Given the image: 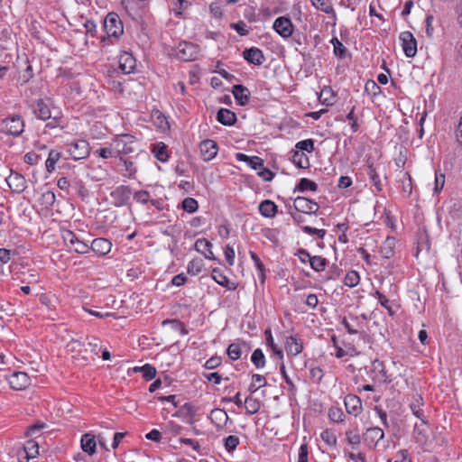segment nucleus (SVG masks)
<instances>
[{"instance_id": "nucleus-59", "label": "nucleus", "mask_w": 462, "mask_h": 462, "mask_svg": "<svg viewBox=\"0 0 462 462\" xmlns=\"http://www.w3.org/2000/svg\"><path fill=\"white\" fill-rule=\"evenodd\" d=\"M257 174L265 181H271L274 177V174L263 165L259 168Z\"/></svg>"}, {"instance_id": "nucleus-56", "label": "nucleus", "mask_w": 462, "mask_h": 462, "mask_svg": "<svg viewBox=\"0 0 462 462\" xmlns=\"http://www.w3.org/2000/svg\"><path fill=\"white\" fill-rule=\"evenodd\" d=\"M365 90L368 94H372L374 96L378 95L381 92L380 87L374 80H367L365 86Z\"/></svg>"}, {"instance_id": "nucleus-64", "label": "nucleus", "mask_w": 462, "mask_h": 462, "mask_svg": "<svg viewBox=\"0 0 462 462\" xmlns=\"http://www.w3.org/2000/svg\"><path fill=\"white\" fill-rule=\"evenodd\" d=\"M77 239L75 233L70 230H66L63 234V240L67 245L71 246Z\"/></svg>"}, {"instance_id": "nucleus-42", "label": "nucleus", "mask_w": 462, "mask_h": 462, "mask_svg": "<svg viewBox=\"0 0 462 462\" xmlns=\"http://www.w3.org/2000/svg\"><path fill=\"white\" fill-rule=\"evenodd\" d=\"M310 264L314 271L321 272L327 265V260L321 256H312Z\"/></svg>"}, {"instance_id": "nucleus-49", "label": "nucleus", "mask_w": 462, "mask_h": 462, "mask_svg": "<svg viewBox=\"0 0 462 462\" xmlns=\"http://www.w3.org/2000/svg\"><path fill=\"white\" fill-rule=\"evenodd\" d=\"M346 441L348 444H350L354 447L360 444L361 438H360L359 431L357 430H347L346 432Z\"/></svg>"}, {"instance_id": "nucleus-47", "label": "nucleus", "mask_w": 462, "mask_h": 462, "mask_svg": "<svg viewBox=\"0 0 462 462\" xmlns=\"http://www.w3.org/2000/svg\"><path fill=\"white\" fill-rule=\"evenodd\" d=\"M345 414L340 408L332 407L328 411V418L333 422H341L344 420Z\"/></svg>"}, {"instance_id": "nucleus-13", "label": "nucleus", "mask_w": 462, "mask_h": 462, "mask_svg": "<svg viewBox=\"0 0 462 462\" xmlns=\"http://www.w3.org/2000/svg\"><path fill=\"white\" fill-rule=\"evenodd\" d=\"M243 57L248 63L257 66L262 65L265 60L263 51L256 47L245 49L243 51Z\"/></svg>"}, {"instance_id": "nucleus-28", "label": "nucleus", "mask_w": 462, "mask_h": 462, "mask_svg": "<svg viewBox=\"0 0 462 462\" xmlns=\"http://www.w3.org/2000/svg\"><path fill=\"white\" fill-rule=\"evenodd\" d=\"M23 450L25 454V458L29 461L32 458H34L39 454V444L34 439H29L25 442L23 447Z\"/></svg>"}, {"instance_id": "nucleus-48", "label": "nucleus", "mask_w": 462, "mask_h": 462, "mask_svg": "<svg viewBox=\"0 0 462 462\" xmlns=\"http://www.w3.org/2000/svg\"><path fill=\"white\" fill-rule=\"evenodd\" d=\"M320 438L328 446H335L337 444V436L331 430H326L321 432Z\"/></svg>"}, {"instance_id": "nucleus-12", "label": "nucleus", "mask_w": 462, "mask_h": 462, "mask_svg": "<svg viewBox=\"0 0 462 462\" xmlns=\"http://www.w3.org/2000/svg\"><path fill=\"white\" fill-rule=\"evenodd\" d=\"M6 182L9 188L16 193H22L26 189V180L25 178L15 171H11L10 175L6 178Z\"/></svg>"}, {"instance_id": "nucleus-45", "label": "nucleus", "mask_w": 462, "mask_h": 462, "mask_svg": "<svg viewBox=\"0 0 462 462\" xmlns=\"http://www.w3.org/2000/svg\"><path fill=\"white\" fill-rule=\"evenodd\" d=\"M295 147L300 152H303L304 151H306L308 152H312L315 149L314 141L312 139H306L303 141H300L296 143Z\"/></svg>"}, {"instance_id": "nucleus-19", "label": "nucleus", "mask_w": 462, "mask_h": 462, "mask_svg": "<svg viewBox=\"0 0 462 462\" xmlns=\"http://www.w3.org/2000/svg\"><path fill=\"white\" fill-rule=\"evenodd\" d=\"M217 120L223 125H234L237 120L236 114L226 108H220L217 113Z\"/></svg>"}, {"instance_id": "nucleus-41", "label": "nucleus", "mask_w": 462, "mask_h": 462, "mask_svg": "<svg viewBox=\"0 0 462 462\" xmlns=\"http://www.w3.org/2000/svg\"><path fill=\"white\" fill-rule=\"evenodd\" d=\"M203 268V261L201 259L191 260L187 267L188 273L191 275H198Z\"/></svg>"}, {"instance_id": "nucleus-60", "label": "nucleus", "mask_w": 462, "mask_h": 462, "mask_svg": "<svg viewBox=\"0 0 462 462\" xmlns=\"http://www.w3.org/2000/svg\"><path fill=\"white\" fill-rule=\"evenodd\" d=\"M445 184V175L440 173H436L435 176V187H434V192L439 193L443 189Z\"/></svg>"}, {"instance_id": "nucleus-53", "label": "nucleus", "mask_w": 462, "mask_h": 462, "mask_svg": "<svg viewBox=\"0 0 462 462\" xmlns=\"http://www.w3.org/2000/svg\"><path fill=\"white\" fill-rule=\"evenodd\" d=\"M70 248L78 254H86L89 250V246L86 243H84L79 239H77L74 242V244L70 246Z\"/></svg>"}, {"instance_id": "nucleus-1", "label": "nucleus", "mask_w": 462, "mask_h": 462, "mask_svg": "<svg viewBox=\"0 0 462 462\" xmlns=\"http://www.w3.org/2000/svg\"><path fill=\"white\" fill-rule=\"evenodd\" d=\"M104 28L108 37L118 39L124 32L123 23L116 13H109L106 16Z\"/></svg>"}, {"instance_id": "nucleus-9", "label": "nucleus", "mask_w": 462, "mask_h": 462, "mask_svg": "<svg viewBox=\"0 0 462 462\" xmlns=\"http://www.w3.org/2000/svg\"><path fill=\"white\" fill-rule=\"evenodd\" d=\"M197 411V407L189 402H186L180 406V408L173 414V416L181 418L186 423L193 425L195 423V416Z\"/></svg>"}, {"instance_id": "nucleus-35", "label": "nucleus", "mask_w": 462, "mask_h": 462, "mask_svg": "<svg viewBox=\"0 0 462 462\" xmlns=\"http://www.w3.org/2000/svg\"><path fill=\"white\" fill-rule=\"evenodd\" d=\"M152 152L154 153V156L158 161L162 162H165L168 161L169 157L167 154V146L164 144V143L161 142L157 143L152 149Z\"/></svg>"}, {"instance_id": "nucleus-24", "label": "nucleus", "mask_w": 462, "mask_h": 462, "mask_svg": "<svg viewBox=\"0 0 462 462\" xmlns=\"http://www.w3.org/2000/svg\"><path fill=\"white\" fill-rule=\"evenodd\" d=\"M384 437L383 430L379 427L368 428L364 434V439L369 443L376 444Z\"/></svg>"}, {"instance_id": "nucleus-38", "label": "nucleus", "mask_w": 462, "mask_h": 462, "mask_svg": "<svg viewBox=\"0 0 462 462\" xmlns=\"http://www.w3.org/2000/svg\"><path fill=\"white\" fill-rule=\"evenodd\" d=\"M310 1H311L312 5L318 10H320L328 14L334 13V8H333L331 3L329 2V0H310Z\"/></svg>"}, {"instance_id": "nucleus-11", "label": "nucleus", "mask_w": 462, "mask_h": 462, "mask_svg": "<svg viewBox=\"0 0 462 462\" xmlns=\"http://www.w3.org/2000/svg\"><path fill=\"white\" fill-rule=\"evenodd\" d=\"M10 387L14 390H23L30 384V377L23 372H14L8 377Z\"/></svg>"}, {"instance_id": "nucleus-36", "label": "nucleus", "mask_w": 462, "mask_h": 462, "mask_svg": "<svg viewBox=\"0 0 462 462\" xmlns=\"http://www.w3.org/2000/svg\"><path fill=\"white\" fill-rule=\"evenodd\" d=\"M331 43L333 45L334 54L339 59H344L347 53V50L344 44L337 37L332 38Z\"/></svg>"}, {"instance_id": "nucleus-8", "label": "nucleus", "mask_w": 462, "mask_h": 462, "mask_svg": "<svg viewBox=\"0 0 462 462\" xmlns=\"http://www.w3.org/2000/svg\"><path fill=\"white\" fill-rule=\"evenodd\" d=\"M199 151L203 161L209 162L213 160L217 154L218 145L215 141L211 139H206L200 142Z\"/></svg>"}, {"instance_id": "nucleus-39", "label": "nucleus", "mask_w": 462, "mask_h": 462, "mask_svg": "<svg viewBox=\"0 0 462 462\" xmlns=\"http://www.w3.org/2000/svg\"><path fill=\"white\" fill-rule=\"evenodd\" d=\"M251 361L256 368H263L265 365V356L261 348H255L251 356Z\"/></svg>"}, {"instance_id": "nucleus-33", "label": "nucleus", "mask_w": 462, "mask_h": 462, "mask_svg": "<svg viewBox=\"0 0 462 462\" xmlns=\"http://www.w3.org/2000/svg\"><path fill=\"white\" fill-rule=\"evenodd\" d=\"M245 408L248 414H251V415L255 414L261 409V402L256 398L248 396L245 398Z\"/></svg>"}, {"instance_id": "nucleus-2", "label": "nucleus", "mask_w": 462, "mask_h": 462, "mask_svg": "<svg viewBox=\"0 0 462 462\" xmlns=\"http://www.w3.org/2000/svg\"><path fill=\"white\" fill-rule=\"evenodd\" d=\"M199 53V45L189 42H181L176 49V57L182 61H191L198 58Z\"/></svg>"}, {"instance_id": "nucleus-37", "label": "nucleus", "mask_w": 462, "mask_h": 462, "mask_svg": "<svg viewBox=\"0 0 462 462\" xmlns=\"http://www.w3.org/2000/svg\"><path fill=\"white\" fill-rule=\"evenodd\" d=\"M367 175L369 176L376 190L381 191L383 189V182L373 165H368Z\"/></svg>"}, {"instance_id": "nucleus-58", "label": "nucleus", "mask_w": 462, "mask_h": 462, "mask_svg": "<svg viewBox=\"0 0 462 462\" xmlns=\"http://www.w3.org/2000/svg\"><path fill=\"white\" fill-rule=\"evenodd\" d=\"M41 159V155L37 154L34 152H29L25 153L23 157L24 162L30 165L37 164Z\"/></svg>"}, {"instance_id": "nucleus-3", "label": "nucleus", "mask_w": 462, "mask_h": 462, "mask_svg": "<svg viewBox=\"0 0 462 462\" xmlns=\"http://www.w3.org/2000/svg\"><path fill=\"white\" fill-rule=\"evenodd\" d=\"M4 131L13 136H19L23 134L24 123L20 116H13L3 120Z\"/></svg>"}, {"instance_id": "nucleus-6", "label": "nucleus", "mask_w": 462, "mask_h": 462, "mask_svg": "<svg viewBox=\"0 0 462 462\" xmlns=\"http://www.w3.org/2000/svg\"><path fill=\"white\" fill-rule=\"evenodd\" d=\"M69 152L75 161L85 159L90 152L89 144L86 140L75 141L71 143Z\"/></svg>"}, {"instance_id": "nucleus-50", "label": "nucleus", "mask_w": 462, "mask_h": 462, "mask_svg": "<svg viewBox=\"0 0 462 462\" xmlns=\"http://www.w3.org/2000/svg\"><path fill=\"white\" fill-rule=\"evenodd\" d=\"M250 256H251L252 260L254 261V263L259 272L262 282H263L264 278H265V275H264L265 269H264L263 263L261 262L259 256L254 252L250 251Z\"/></svg>"}, {"instance_id": "nucleus-52", "label": "nucleus", "mask_w": 462, "mask_h": 462, "mask_svg": "<svg viewBox=\"0 0 462 462\" xmlns=\"http://www.w3.org/2000/svg\"><path fill=\"white\" fill-rule=\"evenodd\" d=\"M56 197L52 191H46L42 194L41 203L45 207H51L55 203Z\"/></svg>"}, {"instance_id": "nucleus-32", "label": "nucleus", "mask_w": 462, "mask_h": 462, "mask_svg": "<svg viewBox=\"0 0 462 462\" xmlns=\"http://www.w3.org/2000/svg\"><path fill=\"white\" fill-rule=\"evenodd\" d=\"M61 152L56 150H51L45 162L46 170L51 173L55 170L56 162L60 159Z\"/></svg>"}, {"instance_id": "nucleus-43", "label": "nucleus", "mask_w": 462, "mask_h": 462, "mask_svg": "<svg viewBox=\"0 0 462 462\" xmlns=\"http://www.w3.org/2000/svg\"><path fill=\"white\" fill-rule=\"evenodd\" d=\"M182 208L188 213H195L199 208L198 201L193 198H186L182 201Z\"/></svg>"}, {"instance_id": "nucleus-54", "label": "nucleus", "mask_w": 462, "mask_h": 462, "mask_svg": "<svg viewBox=\"0 0 462 462\" xmlns=\"http://www.w3.org/2000/svg\"><path fill=\"white\" fill-rule=\"evenodd\" d=\"M374 294L377 297L378 301L380 302L381 306L383 307L384 309H386L388 310V312L390 313V315H393V311L392 308L389 306V300L386 298V296H384L379 291H375Z\"/></svg>"}, {"instance_id": "nucleus-17", "label": "nucleus", "mask_w": 462, "mask_h": 462, "mask_svg": "<svg viewBox=\"0 0 462 462\" xmlns=\"http://www.w3.org/2000/svg\"><path fill=\"white\" fill-rule=\"evenodd\" d=\"M232 94L234 95L238 105L245 106L249 102L250 91L249 89L240 84L232 87Z\"/></svg>"}, {"instance_id": "nucleus-10", "label": "nucleus", "mask_w": 462, "mask_h": 462, "mask_svg": "<svg viewBox=\"0 0 462 462\" xmlns=\"http://www.w3.org/2000/svg\"><path fill=\"white\" fill-rule=\"evenodd\" d=\"M273 27L275 32L283 38L290 37L293 32V24L291 19L285 16L275 19Z\"/></svg>"}, {"instance_id": "nucleus-29", "label": "nucleus", "mask_w": 462, "mask_h": 462, "mask_svg": "<svg viewBox=\"0 0 462 462\" xmlns=\"http://www.w3.org/2000/svg\"><path fill=\"white\" fill-rule=\"evenodd\" d=\"M133 373H142L143 377L146 381H151L156 376V369L149 364L143 366H134L132 368Z\"/></svg>"}, {"instance_id": "nucleus-16", "label": "nucleus", "mask_w": 462, "mask_h": 462, "mask_svg": "<svg viewBox=\"0 0 462 462\" xmlns=\"http://www.w3.org/2000/svg\"><path fill=\"white\" fill-rule=\"evenodd\" d=\"M111 242L103 237L96 238L91 243V250L99 255H105L111 250Z\"/></svg>"}, {"instance_id": "nucleus-61", "label": "nucleus", "mask_w": 462, "mask_h": 462, "mask_svg": "<svg viewBox=\"0 0 462 462\" xmlns=\"http://www.w3.org/2000/svg\"><path fill=\"white\" fill-rule=\"evenodd\" d=\"M222 363L221 357L215 356L210 357L205 364L207 369H215L218 367Z\"/></svg>"}, {"instance_id": "nucleus-63", "label": "nucleus", "mask_w": 462, "mask_h": 462, "mask_svg": "<svg viewBox=\"0 0 462 462\" xmlns=\"http://www.w3.org/2000/svg\"><path fill=\"white\" fill-rule=\"evenodd\" d=\"M46 427V424L44 422H36L31 426L28 427V430L26 431V436H32L35 432L44 429Z\"/></svg>"}, {"instance_id": "nucleus-57", "label": "nucleus", "mask_w": 462, "mask_h": 462, "mask_svg": "<svg viewBox=\"0 0 462 462\" xmlns=\"http://www.w3.org/2000/svg\"><path fill=\"white\" fill-rule=\"evenodd\" d=\"M134 199L141 204H146L150 201V193L146 190H139L134 192Z\"/></svg>"}, {"instance_id": "nucleus-22", "label": "nucleus", "mask_w": 462, "mask_h": 462, "mask_svg": "<svg viewBox=\"0 0 462 462\" xmlns=\"http://www.w3.org/2000/svg\"><path fill=\"white\" fill-rule=\"evenodd\" d=\"M81 448L84 452L88 455H93L96 453L97 448V441L95 435L91 433H86L81 438Z\"/></svg>"}, {"instance_id": "nucleus-26", "label": "nucleus", "mask_w": 462, "mask_h": 462, "mask_svg": "<svg viewBox=\"0 0 462 462\" xmlns=\"http://www.w3.org/2000/svg\"><path fill=\"white\" fill-rule=\"evenodd\" d=\"M259 211L264 217L272 218L277 212V206L272 200L265 199L260 203Z\"/></svg>"}, {"instance_id": "nucleus-31", "label": "nucleus", "mask_w": 462, "mask_h": 462, "mask_svg": "<svg viewBox=\"0 0 462 462\" xmlns=\"http://www.w3.org/2000/svg\"><path fill=\"white\" fill-rule=\"evenodd\" d=\"M306 190L317 191L318 184L307 178H302L300 180L299 183L294 189V192L300 191L304 192Z\"/></svg>"}, {"instance_id": "nucleus-14", "label": "nucleus", "mask_w": 462, "mask_h": 462, "mask_svg": "<svg viewBox=\"0 0 462 462\" xmlns=\"http://www.w3.org/2000/svg\"><path fill=\"white\" fill-rule=\"evenodd\" d=\"M345 406L349 414L357 416L362 411L361 399L355 394H347L345 397Z\"/></svg>"}, {"instance_id": "nucleus-62", "label": "nucleus", "mask_w": 462, "mask_h": 462, "mask_svg": "<svg viewBox=\"0 0 462 462\" xmlns=\"http://www.w3.org/2000/svg\"><path fill=\"white\" fill-rule=\"evenodd\" d=\"M231 27L235 29L236 32L241 36H245L248 33V31L246 30V24L243 21H239L236 23H232Z\"/></svg>"}, {"instance_id": "nucleus-34", "label": "nucleus", "mask_w": 462, "mask_h": 462, "mask_svg": "<svg viewBox=\"0 0 462 462\" xmlns=\"http://www.w3.org/2000/svg\"><path fill=\"white\" fill-rule=\"evenodd\" d=\"M292 162L300 169H306L310 166L309 158L300 151H295L292 155Z\"/></svg>"}, {"instance_id": "nucleus-55", "label": "nucleus", "mask_w": 462, "mask_h": 462, "mask_svg": "<svg viewBox=\"0 0 462 462\" xmlns=\"http://www.w3.org/2000/svg\"><path fill=\"white\" fill-rule=\"evenodd\" d=\"M302 231L308 235H316L318 236L319 238H323L326 235V230L325 229H318V228H315V227H311V226H304L301 227Z\"/></svg>"}, {"instance_id": "nucleus-46", "label": "nucleus", "mask_w": 462, "mask_h": 462, "mask_svg": "<svg viewBox=\"0 0 462 462\" xmlns=\"http://www.w3.org/2000/svg\"><path fill=\"white\" fill-rule=\"evenodd\" d=\"M319 98H324L321 102L327 106H331L334 104L335 97L332 94V89L330 88L325 87L320 93Z\"/></svg>"}, {"instance_id": "nucleus-7", "label": "nucleus", "mask_w": 462, "mask_h": 462, "mask_svg": "<svg viewBox=\"0 0 462 462\" xmlns=\"http://www.w3.org/2000/svg\"><path fill=\"white\" fill-rule=\"evenodd\" d=\"M293 208L304 214H316L319 208L317 202L305 197H297L294 199Z\"/></svg>"}, {"instance_id": "nucleus-20", "label": "nucleus", "mask_w": 462, "mask_h": 462, "mask_svg": "<svg viewBox=\"0 0 462 462\" xmlns=\"http://www.w3.org/2000/svg\"><path fill=\"white\" fill-rule=\"evenodd\" d=\"M211 248L212 244L206 238L198 239L195 243V249L197 252L202 254L207 259L216 260Z\"/></svg>"}, {"instance_id": "nucleus-44", "label": "nucleus", "mask_w": 462, "mask_h": 462, "mask_svg": "<svg viewBox=\"0 0 462 462\" xmlns=\"http://www.w3.org/2000/svg\"><path fill=\"white\" fill-rule=\"evenodd\" d=\"M360 277L357 272L351 271L348 272L345 277L344 282L345 285L348 287H355L359 283Z\"/></svg>"}, {"instance_id": "nucleus-30", "label": "nucleus", "mask_w": 462, "mask_h": 462, "mask_svg": "<svg viewBox=\"0 0 462 462\" xmlns=\"http://www.w3.org/2000/svg\"><path fill=\"white\" fill-rule=\"evenodd\" d=\"M394 239L387 237L380 246V253L383 257L390 259L394 254Z\"/></svg>"}, {"instance_id": "nucleus-40", "label": "nucleus", "mask_w": 462, "mask_h": 462, "mask_svg": "<svg viewBox=\"0 0 462 462\" xmlns=\"http://www.w3.org/2000/svg\"><path fill=\"white\" fill-rule=\"evenodd\" d=\"M240 440L237 436L229 435L226 439H224V447L226 450L229 453H232L239 445Z\"/></svg>"}, {"instance_id": "nucleus-18", "label": "nucleus", "mask_w": 462, "mask_h": 462, "mask_svg": "<svg viewBox=\"0 0 462 462\" xmlns=\"http://www.w3.org/2000/svg\"><path fill=\"white\" fill-rule=\"evenodd\" d=\"M391 363L395 368V372L393 373V376H396V379H393L392 383V387L396 390L403 389L407 386L408 383L407 380L403 377L402 374V365L400 362H396L394 360H392Z\"/></svg>"}, {"instance_id": "nucleus-23", "label": "nucleus", "mask_w": 462, "mask_h": 462, "mask_svg": "<svg viewBox=\"0 0 462 462\" xmlns=\"http://www.w3.org/2000/svg\"><path fill=\"white\" fill-rule=\"evenodd\" d=\"M210 420L218 429H222L229 420V417L224 410L214 409L210 413Z\"/></svg>"}, {"instance_id": "nucleus-51", "label": "nucleus", "mask_w": 462, "mask_h": 462, "mask_svg": "<svg viewBox=\"0 0 462 462\" xmlns=\"http://www.w3.org/2000/svg\"><path fill=\"white\" fill-rule=\"evenodd\" d=\"M359 355V352L356 351V348H337L335 356L337 358H342L344 356L354 357Z\"/></svg>"}, {"instance_id": "nucleus-4", "label": "nucleus", "mask_w": 462, "mask_h": 462, "mask_svg": "<svg viewBox=\"0 0 462 462\" xmlns=\"http://www.w3.org/2000/svg\"><path fill=\"white\" fill-rule=\"evenodd\" d=\"M402 47L404 54L408 58H412L417 53V41L411 32H402L400 36Z\"/></svg>"}, {"instance_id": "nucleus-25", "label": "nucleus", "mask_w": 462, "mask_h": 462, "mask_svg": "<svg viewBox=\"0 0 462 462\" xmlns=\"http://www.w3.org/2000/svg\"><path fill=\"white\" fill-rule=\"evenodd\" d=\"M33 113L36 116L42 120L51 119V111L49 106L43 102L42 99H39L33 105Z\"/></svg>"}, {"instance_id": "nucleus-21", "label": "nucleus", "mask_w": 462, "mask_h": 462, "mask_svg": "<svg viewBox=\"0 0 462 462\" xmlns=\"http://www.w3.org/2000/svg\"><path fill=\"white\" fill-rule=\"evenodd\" d=\"M211 275L216 282L226 288L227 290L235 291L236 289V284L235 282H230V280L226 275H224L219 269L214 268L212 270Z\"/></svg>"}, {"instance_id": "nucleus-15", "label": "nucleus", "mask_w": 462, "mask_h": 462, "mask_svg": "<svg viewBox=\"0 0 462 462\" xmlns=\"http://www.w3.org/2000/svg\"><path fill=\"white\" fill-rule=\"evenodd\" d=\"M136 66L135 59L128 52H124L119 59V69L124 74L132 73Z\"/></svg>"}, {"instance_id": "nucleus-27", "label": "nucleus", "mask_w": 462, "mask_h": 462, "mask_svg": "<svg viewBox=\"0 0 462 462\" xmlns=\"http://www.w3.org/2000/svg\"><path fill=\"white\" fill-rule=\"evenodd\" d=\"M373 368L374 371H378L381 374V378L384 383H391L393 379H396V376H393V373L388 374V371L385 370L384 365L383 362L379 361L378 359H375L373 362Z\"/></svg>"}, {"instance_id": "nucleus-5", "label": "nucleus", "mask_w": 462, "mask_h": 462, "mask_svg": "<svg viewBox=\"0 0 462 462\" xmlns=\"http://www.w3.org/2000/svg\"><path fill=\"white\" fill-rule=\"evenodd\" d=\"M131 195V188L125 185L118 186L111 192L113 203L116 207H123L128 205Z\"/></svg>"}]
</instances>
